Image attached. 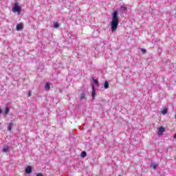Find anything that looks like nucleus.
<instances>
[{
    "mask_svg": "<svg viewBox=\"0 0 176 176\" xmlns=\"http://www.w3.org/2000/svg\"><path fill=\"white\" fill-rule=\"evenodd\" d=\"M87 155V153H86V151H82L81 153V157H86V155Z\"/></svg>",
    "mask_w": 176,
    "mask_h": 176,
    "instance_id": "obj_14",
    "label": "nucleus"
},
{
    "mask_svg": "<svg viewBox=\"0 0 176 176\" xmlns=\"http://www.w3.org/2000/svg\"><path fill=\"white\" fill-rule=\"evenodd\" d=\"M45 89L47 91H49V90H50V85L49 84V82H47L45 85Z\"/></svg>",
    "mask_w": 176,
    "mask_h": 176,
    "instance_id": "obj_7",
    "label": "nucleus"
},
{
    "mask_svg": "<svg viewBox=\"0 0 176 176\" xmlns=\"http://www.w3.org/2000/svg\"><path fill=\"white\" fill-rule=\"evenodd\" d=\"M3 152H4L5 153H6V152H9V146H5L3 148Z\"/></svg>",
    "mask_w": 176,
    "mask_h": 176,
    "instance_id": "obj_8",
    "label": "nucleus"
},
{
    "mask_svg": "<svg viewBox=\"0 0 176 176\" xmlns=\"http://www.w3.org/2000/svg\"><path fill=\"white\" fill-rule=\"evenodd\" d=\"M54 28H58V27H60V25L58 23H54Z\"/></svg>",
    "mask_w": 176,
    "mask_h": 176,
    "instance_id": "obj_18",
    "label": "nucleus"
},
{
    "mask_svg": "<svg viewBox=\"0 0 176 176\" xmlns=\"http://www.w3.org/2000/svg\"><path fill=\"white\" fill-rule=\"evenodd\" d=\"M4 113L6 115H8L9 113V108H8V107L6 108Z\"/></svg>",
    "mask_w": 176,
    "mask_h": 176,
    "instance_id": "obj_15",
    "label": "nucleus"
},
{
    "mask_svg": "<svg viewBox=\"0 0 176 176\" xmlns=\"http://www.w3.org/2000/svg\"><path fill=\"white\" fill-rule=\"evenodd\" d=\"M24 29V24L23 23H20L18 25H16V31H21V30Z\"/></svg>",
    "mask_w": 176,
    "mask_h": 176,
    "instance_id": "obj_3",
    "label": "nucleus"
},
{
    "mask_svg": "<svg viewBox=\"0 0 176 176\" xmlns=\"http://www.w3.org/2000/svg\"><path fill=\"white\" fill-rule=\"evenodd\" d=\"M104 89H109V82L108 81L104 82Z\"/></svg>",
    "mask_w": 176,
    "mask_h": 176,
    "instance_id": "obj_12",
    "label": "nucleus"
},
{
    "mask_svg": "<svg viewBox=\"0 0 176 176\" xmlns=\"http://www.w3.org/2000/svg\"><path fill=\"white\" fill-rule=\"evenodd\" d=\"M121 9H122V10H127V8L125 6H121Z\"/></svg>",
    "mask_w": 176,
    "mask_h": 176,
    "instance_id": "obj_19",
    "label": "nucleus"
},
{
    "mask_svg": "<svg viewBox=\"0 0 176 176\" xmlns=\"http://www.w3.org/2000/svg\"><path fill=\"white\" fill-rule=\"evenodd\" d=\"M151 168H153L154 170H156V168H157V165L156 164V163H152L151 164Z\"/></svg>",
    "mask_w": 176,
    "mask_h": 176,
    "instance_id": "obj_9",
    "label": "nucleus"
},
{
    "mask_svg": "<svg viewBox=\"0 0 176 176\" xmlns=\"http://www.w3.org/2000/svg\"><path fill=\"white\" fill-rule=\"evenodd\" d=\"M165 131H166V129L163 126H160L159 128L158 134H162V133H164Z\"/></svg>",
    "mask_w": 176,
    "mask_h": 176,
    "instance_id": "obj_5",
    "label": "nucleus"
},
{
    "mask_svg": "<svg viewBox=\"0 0 176 176\" xmlns=\"http://www.w3.org/2000/svg\"><path fill=\"white\" fill-rule=\"evenodd\" d=\"M167 112H168V109H167V108H165L162 111V115H167Z\"/></svg>",
    "mask_w": 176,
    "mask_h": 176,
    "instance_id": "obj_10",
    "label": "nucleus"
},
{
    "mask_svg": "<svg viewBox=\"0 0 176 176\" xmlns=\"http://www.w3.org/2000/svg\"><path fill=\"white\" fill-rule=\"evenodd\" d=\"M93 82L95 83V85H96L97 87H100V83H98V80L94 78Z\"/></svg>",
    "mask_w": 176,
    "mask_h": 176,
    "instance_id": "obj_13",
    "label": "nucleus"
},
{
    "mask_svg": "<svg viewBox=\"0 0 176 176\" xmlns=\"http://www.w3.org/2000/svg\"><path fill=\"white\" fill-rule=\"evenodd\" d=\"M13 13L17 12L18 15L21 14V7L19 6V3H15L14 7L12 8Z\"/></svg>",
    "mask_w": 176,
    "mask_h": 176,
    "instance_id": "obj_2",
    "label": "nucleus"
},
{
    "mask_svg": "<svg viewBox=\"0 0 176 176\" xmlns=\"http://www.w3.org/2000/svg\"><path fill=\"white\" fill-rule=\"evenodd\" d=\"M85 97H86V96L85 95V94H81V95H80V100H85Z\"/></svg>",
    "mask_w": 176,
    "mask_h": 176,
    "instance_id": "obj_16",
    "label": "nucleus"
},
{
    "mask_svg": "<svg viewBox=\"0 0 176 176\" xmlns=\"http://www.w3.org/2000/svg\"><path fill=\"white\" fill-rule=\"evenodd\" d=\"M118 11H116L112 14V20L111 23L112 32H115V31L118 30V25H119V16H118Z\"/></svg>",
    "mask_w": 176,
    "mask_h": 176,
    "instance_id": "obj_1",
    "label": "nucleus"
},
{
    "mask_svg": "<svg viewBox=\"0 0 176 176\" xmlns=\"http://www.w3.org/2000/svg\"><path fill=\"white\" fill-rule=\"evenodd\" d=\"M36 176H43V174H42V173H38V174L36 175Z\"/></svg>",
    "mask_w": 176,
    "mask_h": 176,
    "instance_id": "obj_20",
    "label": "nucleus"
},
{
    "mask_svg": "<svg viewBox=\"0 0 176 176\" xmlns=\"http://www.w3.org/2000/svg\"><path fill=\"white\" fill-rule=\"evenodd\" d=\"M28 97H31V92L28 93Z\"/></svg>",
    "mask_w": 176,
    "mask_h": 176,
    "instance_id": "obj_21",
    "label": "nucleus"
},
{
    "mask_svg": "<svg viewBox=\"0 0 176 176\" xmlns=\"http://www.w3.org/2000/svg\"><path fill=\"white\" fill-rule=\"evenodd\" d=\"M25 173L26 174H31L32 173V168L30 166H28L25 170Z\"/></svg>",
    "mask_w": 176,
    "mask_h": 176,
    "instance_id": "obj_4",
    "label": "nucleus"
},
{
    "mask_svg": "<svg viewBox=\"0 0 176 176\" xmlns=\"http://www.w3.org/2000/svg\"><path fill=\"white\" fill-rule=\"evenodd\" d=\"M13 126V122H10L9 124H8V131H12V126Z\"/></svg>",
    "mask_w": 176,
    "mask_h": 176,
    "instance_id": "obj_11",
    "label": "nucleus"
},
{
    "mask_svg": "<svg viewBox=\"0 0 176 176\" xmlns=\"http://www.w3.org/2000/svg\"><path fill=\"white\" fill-rule=\"evenodd\" d=\"M94 97H96V87L92 85V98H94Z\"/></svg>",
    "mask_w": 176,
    "mask_h": 176,
    "instance_id": "obj_6",
    "label": "nucleus"
},
{
    "mask_svg": "<svg viewBox=\"0 0 176 176\" xmlns=\"http://www.w3.org/2000/svg\"><path fill=\"white\" fill-rule=\"evenodd\" d=\"M141 52L143 54H145V53H146V50L144 49V48H142L141 49Z\"/></svg>",
    "mask_w": 176,
    "mask_h": 176,
    "instance_id": "obj_17",
    "label": "nucleus"
}]
</instances>
